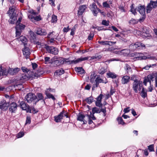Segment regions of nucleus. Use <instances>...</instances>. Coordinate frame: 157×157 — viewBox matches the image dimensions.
<instances>
[{
    "label": "nucleus",
    "instance_id": "obj_35",
    "mask_svg": "<svg viewBox=\"0 0 157 157\" xmlns=\"http://www.w3.org/2000/svg\"><path fill=\"white\" fill-rule=\"evenodd\" d=\"M44 73L43 71H41L40 69L38 70L37 72L35 73V76L37 77H39L41 75H42Z\"/></svg>",
    "mask_w": 157,
    "mask_h": 157
},
{
    "label": "nucleus",
    "instance_id": "obj_8",
    "mask_svg": "<svg viewBox=\"0 0 157 157\" xmlns=\"http://www.w3.org/2000/svg\"><path fill=\"white\" fill-rule=\"evenodd\" d=\"M18 24V23L17 22V26H16V37L20 35L21 30L24 29L25 27V25L23 24L19 25Z\"/></svg>",
    "mask_w": 157,
    "mask_h": 157
},
{
    "label": "nucleus",
    "instance_id": "obj_22",
    "mask_svg": "<svg viewBox=\"0 0 157 157\" xmlns=\"http://www.w3.org/2000/svg\"><path fill=\"white\" fill-rule=\"evenodd\" d=\"M17 39L18 41H21L25 46L27 44V39L25 36H21L19 38H17Z\"/></svg>",
    "mask_w": 157,
    "mask_h": 157
},
{
    "label": "nucleus",
    "instance_id": "obj_50",
    "mask_svg": "<svg viewBox=\"0 0 157 157\" xmlns=\"http://www.w3.org/2000/svg\"><path fill=\"white\" fill-rule=\"evenodd\" d=\"M103 96V95L101 94H100L96 98L97 101H101V99Z\"/></svg>",
    "mask_w": 157,
    "mask_h": 157
},
{
    "label": "nucleus",
    "instance_id": "obj_64",
    "mask_svg": "<svg viewBox=\"0 0 157 157\" xmlns=\"http://www.w3.org/2000/svg\"><path fill=\"white\" fill-rule=\"evenodd\" d=\"M16 86L18 88H19V89L20 90H21L22 88H23V86L22 84H19L16 85Z\"/></svg>",
    "mask_w": 157,
    "mask_h": 157
},
{
    "label": "nucleus",
    "instance_id": "obj_56",
    "mask_svg": "<svg viewBox=\"0 0 157 157\" xmlns=\"http://www.w3.org/2000/svg\"><path fill=\"white\" fill-rule=\"evenodd\" d=\"M119 8L121 10V12H125V10L124 8V7L123 5H121L119 6Z\"/></svg>",
    "mask_w": 157,
    "mask_h": 157
},
{
    "label": "nucleus",
    "instance_id": "obj_11",
    "mask_svg": "<svg viewBox=\"0 0 157 157\" xmlns=\"http://www.w3.org/2000/svg\"><path fill=\"white\" fill-rule=\"evenodd\" d=\"M9 110L11 113H15L17 109V105L14 102H12L9 105Z\"/></svg>",
    "mask_w": 157,
    "mask_h": 157
},
{
    "label": "nucleus",
    "instance_id": "obj_44",
    "mask_svg": "<svg viewBox=\"0 0 157 157\" xmlns=\"http://www.w3.org/2000/svg\"><path fill=\"white\" fill-rule=\"evenodd\" d=\"M117 120L118 122V123L120 124L123 125L125 124V123L123 121L122 118L121 117H119L117 118Z\"/></svg>",
    "mask_w": 157,
    "mask_h": 157
},
{
    "label": "nucleus",
    "instance_id": "obj_20",
    "mask_svg": "<svg viewBox=\"0 0 157 157\" xmlns=\"http://www.w3.org/2000/svg\"><path fill=\"white\" fill-rule=\"evenodd\" d=\"M36 33L38 35L41 36H45L47 34V32L45 30L41 28L37 29Z\"/></svg>",
    "mask_w": 157,
    "mask_h": 157
},
{
    "label": "nucleus",
    "instance_id": "obj_63",
    "mask_svg": "<svg viewBox=\"0 0 157 157\" xmlns=\"http://www.w3.org/2000/svg\"><path fill=\"white\" fill-rule=\"evenodd\" d=\"M129 109V107H128L127 108H125L123 110L124 112L125 113H127L129 112L130 110V109Z\"/></svg>",
    "mask_w": 157,
    "mask_h": 157
},
{
    "label": "nucleus",
    "instance_id": "obj_25",
    "mask_svg": "<svg viewBox=\"0 0 157 157\" xmlns=\"http://www.w3.org/2000/svg\"><path fill=\"white\" fill-rule=\"evenodd\" d=\"M96 75L95 74L94 72H92L90 75V82L91 83L93 84H94V82H95V80L96 79L95 78Z\"/></svg>",
    "mask_w": 157,
    "mask_h": 157
},
{
    "label": "nucleus",
    "instance_id": "obj_18",
    "mask_svg": "<svg viewBox=\"0 0 157 157\" xmlns=\"http://www.w3.org/2000/svg\"><path fill=\"white\" fill-rule=\"evenodd\" d=\"M90 57H80L78 59L76 60H73L71 61V63H74V64H76L79 62H81L83 61H85L89 59Z\"/></svg>",
    "mask_w": 157,
    "mask_h": 157
},
{
    "label": "nucleus",
    "instance_id": "obj_28",
    "mask_svg": "<svg viewBox=\"0 0 157 157\" xmlns=\"http://www.w3.org/2000/svg\"><path fill=\"white\" fill-rule=\"evenodd\" d=\"M106 74L108 77L113 79L116 78L117 76V75L115 74L110 71H109Z\"/></svg>",
    "mask_w": 157,
    "mask_h": 157
},
{
    "label": "nucleus",
    "instance_id": "obj_45",
    "mask_svg": "<svg viewBox=\"0 0 157 157\" xmlns=\"http://www.w3.org/2000/svg\"><path fill=\"white\" fill-rule=\"evenodd\" d=\"M37 96L38 97V99H37V101H36V102H37L39 101V100H40L43 99V96L42 94L40 93H39L37 94Z\"/></svg>",
    "mask_w": 157,
    "mask_h": 157
},
{
    "label": "nucleus",
    "instance_id": "obj_13",
    "mask_svg": "<svg viewBox=\"0 0 157 157\" xmlns=\"http://www.w3.org/2000/svg\"><path fill=\"white\" fill-rule=\"evenodd\" d=\"M154 77L153 75H148L147 77L145 78L144 79L143 83L144 85L146 86L147 83V82H149L150 84H151V81H153V79L154 78Z\"/></svg>",
    "mask_w": 157,
    "mask_h": 157
},
{
    "label": "nucleus",
    "instance_id": "obj_31",
    "mask_svg": "<svg viewBox=\"0 0 157 157\" xmlns=\"http://www.w3.org/2000/svg\"><path fill=\"white\" fill-rule=\"evenodd\" d=\"M147 91L145 90L143 87L141 89V90L140 92V95L141 97L143 98H145L147 96Z\"/></svg>",
    "mask_w": 157,
    "mask_h": 157
},
{
    "label": "nucleus",
    "instance_id": "obj_7",
    "mask_svg": "<svg viewBox=\"0 0 157 157\" xmlns=\"http://www.w3.org/2000/svg\"><path fill=\"white\" fill-rule=\"evenodd\" d=\"M45 48L48 53H51L54 55H56L58 54V51L56 48L53 47L47 46L45 47Z\"/></svg>",
    "mask_w": 157,
    "mask_h": 157
},
{
    "label": "nucleus",
    "instance_id": "obj_38",
    "mask_svg": "<svg viewBox=\"0 0 157 157\" xmlns=\"http://www.w3.org/2000/svg\"><path fill=\"white\" fill-rule=\"evenodd\" d=\"M45 94H46L48 98H52L53 100H55L56 99V98H55L51 94L49 93L46 92Z\"/></svg>",
    "mask_w": 157,
    "mask_h": 157
},
{
    "label": "nucleus",
    "instance_id": "obj_47",
    "mask_svg": "<svg viewBox=\"0 0 157 157\" xmlns=\"http://www.w3.org/2000/svg\"><path fill=\"white\" fill-rule=\"evenodd\" d=\"M101 24L105 26H108L109 25V21H107L105 20H102Z\"/></svg>",
    "mask_w": 157,
    "mask_h": 157
},
{
    "label": "nucleus",
    "instance_id": "obj_42",
    "mask_svg": "<svg viewBox=\"0 0 157 157\" xmlns=\"http://www.w3.org/2000/svg\"><path fill=\"white\" fill-rule=\"evenodd\" d=\"M57 20V17L54 15H52V17L51 22L52 23H56Z\"/></svg>",
    "mask_w": 157,
    "mask_h": 157
},
{
    "label": "nucleus",
    "instance_id": "obj_19",
    "mask_svg": "<svg viewBox=\"0 0 157 157\" xmlns=\"http://www.w3.org/2000/svg\"><path fill=\"white\" fill-rule=\"evenodd\" d=\"M9 69L3 68L2 69V67H0V76L6 75L8 74H9Z\"/></svg>",
    "mask_w": 157,
    "mask_h": 157
},
{
    "label": "nucleus",
    "instance_id": "obj_49",
    "mask_svg": "<svg viewBox=\"0 0 157 157\" xmlns=\"http://www.w3.org/2000/svg\"><path fill=\"white\" fill-rule=\"evenodd\" d=\"M31 122V118L29 117H27L25 125L27 124H30Z\"/></svg>",
    "mask_w": 157,
    "mask_h": 157
},
{
    "label": "nucleus",
    "instance_id": "obj_2",
    "mask_svg": "<svg viewBox=\"0 0 157 157\" xmlns=\"http://www.w3.org/2000/svg\"><path fill=\"white\" fill-rule=\"evenodd\" d=\"M143 87L142 82L137 79L134 80L132 88L136 93H137L138 91H140Z\"/></svg>",
    "mask_w": 157,
    "mask_h": 157
},
{
    "label": "nucleus",
    "instance_id": "obj_30",
    "mask_svg": "<svg viewBox=\"0 0 157 157\" xmlns=\"http://www.w3.org/2000/svg\"><path fill=\"white\" fill-rule=\"evenodd\" d=\"M89 57V58H90V59L91 60L92 59H101L102 56H101L99 55L98 54H96L94 56Z\"/></svg>",
    "mask_w": 157,
    "mask_h": 157
},
{
    "label": "nucleus",
    "instance_id": "obj_6",
    "mask_svg": "<svg viewBox=\"0 0 157 157\" xmlns=\"http://www.w3.org/2000/svg\"><path fill=\"white\" fill-rule=\"evenodd\" d=\"M157 3L155 1L151 0L150 2L147 4L146 8V11L147 13H150L152 9L157 7Z\"/></svg>",
    "mask_w": 157,
    "mask_h": 157
},
{
    "label": "nucleus",
    "instance_id": "obj_10",
    "mask_svg": "<svg viewBox=\"0 0 157 157\" xmlns=\"http://www.w3.org/2000/svg\"><path fill=\"white\" fill-rule=\"evenodd\" d=\"M21 108L24 110H26L27 112H31V109L29 105L25 103L24 101H21L20 105Z\"/></svg>",
    "mask_w": 157,
    "mask_h": 157
},
{
    "label": "nucleus",
    "instance_id": "obj_57",
    "mask_svg": "<svg viewBox=\"0 0 157 157\" xmlns=\"http://www.w3.org/2000/svg\"><path fill=\"white\" fill-rule=\"evenodd\" d=\"M137 21L135 19L132 18L130 21L129 23L132 24H134L136 23Z\"/></svg>",
    "mask_w": 157,
    "mask_h": 157
},
{
    "label": "nucleus",
    "instance_id": "obj_60",
    "mask_svg": "<svg viewBox=\"0 0 157 157\" xmlns=\"http://www.w3.org/2000/svg\"><path fill=\"white\" fill-rule=\"evenodd\" d=\"M100 110V112H101L103 113L104 116H105L106 115V110L105 108H104L101 109Z\"/></svg>",
    "mask_w": 157,
    "mask_h": 157
},
{
    "label": "nucleus",
    "instance_id": "obj_61",
    "mask_svg": "<svg viewBox=\"0 0 157 157\" xmlns=\"http://www.w3.org/2000/svg\"><path fill=\"white\" fill-rule=\"evenodd\" d=\"M123 36V33H121L120 34H117L116 35L115 37H118L120 39H121L122 36Z\"/></svg>",
    "mask_w": 157,
    "mask_h": 157
},
{
    "label": "nucleus",
    "instance_id": "obj_59",
    "mask_svg": "<svg viewBox=\"0 0 157 157\" xmlns=\"http://www.w3.org/2000/svg\"><path fill=\"white\" fill-rule=\"evenodd\" d=\"M35 20L38 21L41 20L40 17V16H37L35 17H34V19Z\"/></svg>",
    "mask_w": 157,
    "mask_h": 157
},
{
    "label": "nucleus",
    "instance_id": "obj_16",
    "mask_svg": "<svg viewBox=\"0 0 157 157\" xmlns=\"http://www.w3.org/2000/svg\"><path fill=\"white\" fill-rule=\"evenodd\" d=\"M9 105L8 103L6 102V101L3 100L0 102V109L2 110H6L7 109Z\"/></svg>",
    "mask_w": 157,
    "mask_h": 157
},
{
    "label": "nucleus",
    "instance_id": "obj_62",
    "mask_svg": "<svg viewBox=\"0 0 157 157\" xmlns=\"http://www.w3.org/2000/svg\"><path fill=\"white\" fill-rule=\"evenodd\" d=\"M27 76L25 74H23L21 75V79L22 80L24 79H26L27 78Z\"/></svg>",
    "mask_w": 157,
    "mask_h": 157
},
{
    "label": "nucleus",
    "instance_id": "obj_23",
    "mask_svg": "<svg viewBox=\"0 0 157 157\" xmlns=\"http://www.w3.org/2000/svg\"><path fill=\"white\" fill-rule=\"evenodd\" d=\"M107 71V68L104 67H101L99 68L98 70V73L101 75L104 74Z\"/></svg>",
    "mask_w": 157,
    "mask_h": 157
},
{
    "label": "nucleus",
    "instance_id": "obj_26",
    "mask_svg": "<svg viewBox=\"0 0 157 157\" xmlns=\"http://www.w3.org/2000/svg\"><path fill=\"white\" fill-rule=\"evenodd\" d=\"M76 72L80 74H82L85 73V71L81 67H76L75 68Z\"/></svg>",
    "mask_w": 157,
    "mask_h": 157
},
{
    "label": "nucleus",
    "instance_id": "obj_3",
    "mask_svg": "<svg viewBox=\"0 0 157 157\" xmlns=\"http://www.w3.org/2000/svg\"><path fill=\"white\" fill-rule=\"evenodd\" d=\"M108 82L107 80L105 78V80L101 78L99 76H98L96 78L94 82V84H93L92 90H94V89L98 87L99 84L100 83H106Z\"/></svg>",
    "mask_w": 157,
    "mask_h": 157
},
{
    "label": "nucleus",
    "instance_id": "obj_52",
    "mask_svg": "<svg viewBox=\"0 0 157 157\" xmlns=\"http://www.w3.org/2000/svg\"><path fill=\"white\" fill-rule=\"evenodd\" d=\"M94 36V33H90L88 36V40H91L92 39Z\"/></svg>",
    "mask_w": 157,
    "mask_h": 157
},
{
    "label": "nucleus",
    "instance_id": "obj_58",
    "mask_svg": "<svg viewBox=\"0 0 157 157\" xmlns=\"http://www.w3.org/2000/svg\"><path fill=\"white\" fill-rule=\"evenodd\" d=\"M86 116L87 117L88 121V123L89 124H91L93 122L92 120L90 119V117L89 115H86Z\"/></svg>",
    "mask_w": 157,
    "mask_h": 157
},
{
    "label": "nucleus",
    "instance_id": "obj_17",
    "mask_svg": "<svg viewBox=\"0 0 157 157\" xmlns=\"http://www.w3.org/2000/svg\"><path fill=\"white\" fill-rule=\"evenodd\" d=\"M23 55L25 57V58L27 59L29 58V55L30 52L29 49L25 46L24 48L22 50Z\"/></svg>",
    "mask_w": 157,
    "mask_h": 157
},
{
    "label": "nucleus",
    "instance_id": "obj_24",
    "mask_svg": "<svg viewBox=\"0 0 157 157\" xmlns=\"http://www.w3.org/2000/svg\"><path fill=\"white\" fill-rule=\"evenodd\" d=\"M19 71V69L18 68L14 69L9 68V72L11 75H14L17 73Z\"/></svg>",
    "mask_w": 157,
    "mask_h": 157
},
{
    "label": "nucleus",
    "instance_id": "obj_15",
    "mask_svg": "<svg viewBox=\"0 0 157 157\" xmlns=\"http://www.w3.org/2000/svg\"><path fill=\"white\" fill-rule=\"evenodd\" d=\"M136 10L140 13L143 16L145 14V8L144 6H140L136 8Z\"/></svg>",
    "mask_w": 157,
    "mask_h": 157
},
{
    "label": "nucleus",
    "instance_id": "obj_40",
    "mask_svg": "<svg viewBox=\"0 0 157 157\" xmlns=\"http://www.w3.org/2000/svg\"><path fill=\"white\" fill-rule=\"evenodd\" d=\"M156 66V64H152L147 65V66H146L145 67L143 68L145 69V70H148L150 68L153 67L154 66Z\"/></svg>",
    "mask_w": 157,
    "mask_h": 157
},
{
    "label": "nucleus",
    "instance_id": "obj_39",
    "mask_svg": "<svg viewBox=\"0 0 157 157\" xmlns=\"http://www.w3.org/2000/svg\"><path fill=\"white\" fill-rule=\"evenodd\" d=\"M129 49L132 51H135L136 49V46L134 44H132L129 45Z\"/></svg>",
    "mask_w": 157,
    "mask_h": 157
},
{
    "label": "nucleus",
    "instance_id": "obj_14",
    "mask_svg": "<svg viewBox=\"0 0 157 157\" xmlns=\"http://www.w3.org/2000/svg\"><path fill=\"white\" fill-rule=\"evenodd\" d=\"M98 42L99 44L102 45H109V46H112L113 45L115 44L116 43V42L102 40L99 41Z\"/></svg>",
    "mask_w": 157,
    "mask_h": 157
},
{
    "label": "nucleus",
    "instance_id": "obj_32",
    "mask_svg": "<svg viewBox=\"0 0 157 157\" xmlns=\"http://www.w3.org/2000/svg\"><path fill=\"white\" fill-rule=\"evenodd\" d=\"M57 59V58L56 56H55L52 58L51 60L55 65L57 66H58L60 65V64L58 60H55V59Z\"/></svg>",
    "mask_w": 157,
    "mask_h": 157
},
{
    "label": "nucleus",
    "instance_id": "obj_46",
    "mask_svg": "<svg viewBox=\"0 0 157 157\" xmlns=\"http://www.w3.org/2000/svg\"><path fill=\"white\" fill-rule=\"evenodd\" d=\"M44 61L45 64L52 63V62L50 61V58L48 57H46L44 58Z\"/></svg>",
    "mask_w": 157,
    "mask_h": 157
},
{
    "label": "nucleus",
    "instance_id": "obj_51",
    "mask_svg": "<svg viewBox=\"0 0 157 157\" xmlns=\"http://www.w3.org/2000/svg\"><path fill=\"white\" fill-rule=\"evenodd\" d=\"M103 7L105 8H109L110 5L107 2H103L102 4Z\"/></svg>",
    "mask_w": 157,
    "mask_h": 157
},
{
    "label": "nucleus",
    "instance_id": "obj_12",
    "mask_svg": "<svg viewBox=\"0 0 157 157\" xmlns=\"http://www.w3.org/2000/svg\"><path fill=\"white\" fill-rule=\"evenodd\" d=\"M87 8L86 5H82L79 7L78 10V15L79 16L81 15L85 11Z\"/></svg>",
    "mask_w": 157,
    "mask_h": 157
},
{
    "label": "nucleus",
    "instance_id": "obj_4",
    "mask_svg": "<svg viewBox=\"0 0 157 157\" xmlns=\"http://www.w3.org/2000/svg\"><path fill=\"white\" fill-rule=\"evenodd\" d=\"M66 117L67 118L68 117L67 113L64 110L61 112L60 114L57 116L54 117L55 121L56 122H60L63 117Z\"/></svg>",
    "mask_w": 157,
    "mask_h": 157
},
{
    "label": "nucleus",
    "instance_id": "obj_41",
    "mask_svg": "<svg viewBox=\"0 0 157 157\" xmlns=\"http://www.w3.org/2000/svg\"><path fill=\"white\" fill-rule=\"evenodd\" d=\"M142 35L143 38L145 37H151V35L149 33V32H147L146 33H142Z\"/></svg>",
    "mask_w": 157,
    "mask_h": 157
},
{
    "label": "nucleus",
    "instance_id": "obj_5",
    "mask_svg": "<svg viewBox=\"0 0 157 157\" xmlns=\"http://www.w3.org/2000/svg\"><path fill=\"white\" fill-rule=\"evenodd\" d=\"M25 99L28 103H31L33 101L36 100L37 97L34 94L30 93L25 96Z\"/></svg>",
    "mask_w": 157,
    "mask_h": 157
},
{
    "label": "nucleus",
    "instance_id": "obj_34",
    "mask_svg": "<svg viewBox=\"0 0 157 157\" xmlns=\"http://www.w3.org/2000/svg\"><path fill=\"white\" fill-rule=\"evenodd\" d=\"M86 116H86L79 113L78 115L77 120L80 121H83V119Z\"/></svg>",
    "mask_w": 157,
    "mask_h": 157
},
{
    "label": "nucleus",
    "instance_id": "obj_27",
    "mask_svg": "<svg viewBox=\"0 0 157 157\" xmlns=\"http://www.w3.org/2000/svg\"><path fill=\"white\" fill-rule=\"evenodd\" d=\"M64 73V70L62 68L57 70L55 72L54 75H60Z\"/></svg>",
    "mask_w": 157,
    "mask_h": 157
},
{
    "label": "nucleus",
    "instance_id": "obj_21",
    "mask_svg": "<svg viewBox=\"0 0 157 157\" xmlns=\"http://www.w3.org/2000/svg\"><path fill=\"white\" fill-rule=\"evenodd\" d=\"M130 77L129 76H123L121 79V83L123 84H127L130 80Z\"/></svg>",
    "mask_w": 157,
    "mask_h": 157
},
{
    "label": "nucleus",
    "instance_id": "obj_53",
    "mask_svg": "<svg viewBox=\"0 0 157 157\" xmlns=\"http://www.w3.org/2000/svg\"><path fill=\"white\" fill-rule=\"evenodd\" d=\"M131 12L132 13L134 14H135L136 13V11H137V10H136V8L135 9H134L132 6V5L131 6Z\"/></svg>",
    "mask_w": 157,
    "mask_h": 157
},
{
    "label": "nucleus",
    "instance_id": "obj_1",
    "mask_svg": "<svg viewBox=\"0 0 157 157\" xmlns=\"http://www.w3.org/2000/svg\"><path fill=\"white\" fill-rule=\"evenodd\" d=\"M16 7L15 6L13 5L11 6H10L9 8V10L7 12V13L9 14L10 16V19H11L10 21V23L13 24L14 23V22L16 19L15 17L16 13H14L15 11Z\"/></svg>",
    "mask_w": 157,
    "mask_h": 157
},
{
    "label": "nucleus",
    "instance_id": "obj_33",
    "mask_svg": "<svg viewBox=\"0 0 157 157\" xmlns=\"http://www.w3.org/2000/svg\"><path fill=\"white\" fill-rule=\"evenodd\" d=\"M134 44L135 46H136V49L137 48H140L141 47H144L145 46L144 44H142L140 42H136Z\"/></svg>",
    "mask_w": 157,
    "mask_h": 157
},
{
    "label": "nucleus",
    "instance_id": "obj_55",
    "mask_svg": "<svg viewBox=\"0 0 157 157\" xmlns=\"http://www.w3.org/2000/svg\"><path fill=\"white\" fill-rule=\"evenodd\" d=\"M24 135V133L23 132H20L17 135V138L21 137Z\"/></svg>",
    "mask_w": 157,
    "mask_h": 157
},
{
    "label": "nucleus",
    "instance_id": "obj_9",
    "mask_svg": "<svg viewBox=\"0 0 157 157\" xmlns=\"http://www.w3.org/2000/svg\"><path fill=\"white\" fill-rule=\"evenodd\" d=\"M91 10L92 11L94 15L96 16L98 11L100 12V10L97 7L95 3H93L90 5Z\"/></svg>",
    "mask_w": 157,
    "mask_h": 157
},
{
    "label": "nucleus",
    "instance_id": "obj_43",
    "mask_svg": "<svg viewBox=\"0 0 157 157\" xmlns=\"http://www.w3.org/2000/svg\"><path fill=\"white\" fill-rule=\"evenodd\" d=\"M138 57L140 59H145L147 58V57L144 56V55L142 53L139 54V56Z\"/></svg>",
    "mask_w": 157,
    "mask_h": 157
},
{
    "label": "nucleus",
    "instance_id": "obj_54",
    "mask_svg": "<svg viewBox=\"0 0 157 157\" xmlns=\"http://www.w3.org/2000/svg\"><path fill=\"white\" fill-rule=\"evenodd\" d=\"M148 149L150 151H154L153 145H151L148 146Z\"/></svg>",
    "mask_w": 157,
    "mask_h": 157
},
{
    "label": "nucleus",
    "instance_id": "obj_36",
    "mask_svg": "<svg viewBox=\"0 0 157 157\" xmlns=\"http://www.w3.org/2000/svg\"><path fill=\"white\" fill-rule=\"evenodd\" d=\"M94 98L92 97L87 98L85 99V101L88 104L91 103L93 101Z\"/></svg>",
    "mask_w": 157,
    "mask_h": 157
},
{
    "label": "nucleus",
    "instance_id": "obj_29",
    "mask_svg": "<svg viewBox=\"0 0 157 157\" xmlns=\"http://www.w3.org/2000/svg\"><path fill=\"white\" fill-rule=\"evenodd\" d=\"M124 68L125 71L128 74L131 73L132 72V70L130 66L128 64H126L124 67Z\"/></svg>",
    "mask_w": 157,
    "mask_h": 157
},
{
    "label": "nucleus",
    "instance_id": "obj_37",
    "mask_svg": "<svg viewBox=\"0 0 157 157\" xmlns=\"http://www.w3.org/2000/svg\"><path fill=\"white\" fill-rule=\"evenodd\" d=\"M92 111L93 114L95 113H100V110L99 109L96 107L93 108Z\"/></svg>",
    "mask_w": 157,
    "mask_h": 157
},
{
    "label": "nucleus",
    "instance_id": "obj_48",
    "mask_svg": "<svg viewBox=\"0 0 157 157\" xmlns=\"http://www.w3.org/2000/svg\"><path fill=\"white\" fill-rule=\"evenodd\" d=\"M95 104L96 106L99 107H101L102 106V104L101 101H96L95 102Z\"/></svg>",
    "mask_w": 157,
    "mask_h": 157
}]
</instances>
